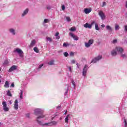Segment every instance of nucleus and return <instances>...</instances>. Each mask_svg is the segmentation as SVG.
I'll return each instance as SVG.
<instances>
[{
  "instance_id": "1",
  "label": "nucleus",
  "mask_w": 127,
  "mask_h": 127,
  "mask_svg": "<svg viewBox=\"0 0 127 127\" xmlns=\"http://www.w3.org/2000/svg\"><path fill=\"white\" fill-rule=\"evenodd\" d=\"M45 117V115H41L40 116H38L37 118V121L39 125H41V126H49V125H50L51 123H45L44 124H43L41 121H39V119H41V118H44Z\"/></svg>"
},
{
  "instance_id": "2",
  "label": "nucleus",
  "mask_w": 127,
  "mask_h": 127,
  "mask_svg": "<svg viewBox=\"0 0 127 127\" xmlns=\"http://www.w3.org/2000/svg\"><path fill=\"white\" fill-rule=\"evenodd\" d=\"M103 58V56L100 55L93 58L91 61V63H97L98 61H100Z\"/></svg>"
},
{
  "instance_id": "3",
  "label": "nucleus",
  "mask_w": 127,
  "mask_h": 127,
  "mask_svg": "<svg viewBox=\"0 0 127 127\" xmlns=\"http://www.w3.org/2000/svg\"><path fill=\"white\" fill-rule=\"evenodd\" d=\"M13 52H17L20 56V57H22L23 56V51L19 48H16L13 51Z\"/></svg>"
},
{
  "instance_id": "4",
  "label": "nucleus",
  "mask_w": 127,
  "mask_h": 127,
  "mask_svg": "<svg viewBox=\"0 0 127 127\" xmlns=\"http://www.w3.org/2000/svg\"><path fill=\"white\" fill-rule=\"evenodd\" d=\"M9 32L11 34V35H13V36H14L16 35L17 33H16V30H15L14 28H11L9 29Z\"/></svg>"
},
{
  "instance_id": "5",
  "label": "nucleus",
  "mask_w": 127,
  "mask_h": 127,
  "mask_svg": "<svg viewBox=\"0 0 127 127\" xmlns=\"http://www.w3.org/2000/svg\"><path fill=\"white\" fill-rule=\"evenodd\" d=\"M2 104L3 105V110L5 112H8L9 111V108L7 107L6 102L5 101H3Z\"/></svg>"
},
{
  "instance_id": "6",
  "label": "nucleus",
  "mask_w": 127,
  "mask_h": 127,
  "mask_svg": "<svg viewBox=\"0 0 127 127\" xmlns=\"http://www.w3.org/2000/svg\"><path fill=\"white\" fill-rule=\"evenodd\" d=\"M42 113H43V111H42L41 109L38 108L35 109L34 112V114H35L36 115L42 114Z\"/></svg>"
},
{
  "instance_id": "7",
  "label": "nucleus",
  "mask_w": 127,
  "mask_h": 127,
  "mask_svg": "<svg viewBox=\"0 0 127 127\" xmlns=\"http://www.w3.org/2000/svg\"><path fill=\"white\" fill-rule=\"evenodd\" d=\"M88 69V66L87 65H86L85 66H84L83 68V76H86L87 75V72Z\"/></svg>"
},
{
  "instance_id": "8",
  "label": "nucleus",
  "mask_w": 127,
  "mask_h": 127,
  "mask_svg": "<svg viewBox=\"0 0 127 127\" xmlns=\"http://www.w3.org/2000/svg\"><path fill=\"white\" fill-rule=\"evenodd\" d=\"M98 14L102 20L105 19L106 16H105V13H104L103 11H100Z\"/></svg>"
},
{
  "instance_id": "9",
  "label": "nucleus",
  "mask_w": 127,
  "mask_h": 127,
  "mask_svg": "<svg viewBox=\"0 0 127 127\" xmlns=\"http://www.w3.org/2000/svg\"><path fill=\"white\" fill-rule=\"evenodd\" d=\"M29 11V9L28 8L26 9L24 11H23V13L21 14V17H24L25 15H27L28 12Z\"/></svg>"
},
{
  "instance_id": "10",
  "label": "nucleus",
  "mask_w": 127,
  "mask_h": 127,
  "mask_svg": "<svg viewBox=\"0 0 127 127\" xmlns=\"http://www.w3.org/2000/svg\"><path fill=\"white\" fill-rule=\"evenodd\" d=\"M69 35H70V36L73 38L74 40H79V37L75 35V34H74L73 33H69Z\"/></svg>"
},
{
  "instance_id": "11",
  "label": "nucleus",
  "mask_w": 127,
  "mask_h": 127,
  "mask_svg": "<svg viewBox=\"0 0 127 127\" xmlns=\"http://www.w3.org/2000/svg\"><path fill=\"white\" fill-rule=\"evenodd\" d=\"M14 109L16 110L18 109V101L17 100H15V102L14 103Z\"/></svg>"
},
{
  "instance_id": "12",
  "label": "nucleus",
  "mask_w": 127,
  "mask_h": 127,
  "mask_svg": "<svg viewBox=\"0 0 127 127\" xmlns=\"http://www.w3.org/2000/svg\"><path fill=\"white\" fill-rule=\"evenodd\" d=\"M17 66H15V65L12 66V67H11V68H9L8 72H12L15 70H17Z\"/></svg>"
},
{
  "instance_id": "13",
  "label": "nucleus",
  "mask_w": 127,
  "mask_h": 127,
  "mask_svg": "<svg viewBox=\"0 0 127 127\" xmlns=\"http://www.w3.org/2000/svg\"><path fill=\"white\" fill-rule=\"evenodd\" d=\"M92 12V8H85L84 10V12L86 14H89L90 12Z\"/></svg>"
},
{
  "instance_id": "14",
  "label": "nucleus",
  "mask_w": 127,
  "mask_h": 127,
  "mask_svg": "<svg viewBox=\"0 0 127 127\" xmlns=\"http://www.w3.org/2000/svg\"><path fill=\"white\" fill-rule=\"evenodd\" d=\"M115 49L116 50V52L117 51V52H119V53H122L123 51H124L123 48L120 47H116Z\"/></svg>"
},
{
  "instance_id": "15",
  "label": "nucleus",
  "mask_w": 127,
  "mask_h": 127,
  "mask_svg": "<svg viewBox=\"0 0 127 127\" xmlns=\"http://www.w3.org/2000/svg\"><path fill=\"white\" fill-rule=\"evenodd\" d=\"M35 43H36V41L34 39L32 41H31V43L29 45L30 47H33V46H34V45H35Z\"/></svg>"
},
{
  "instance_id": "16",
  "label": "nucleus",
  "mask_w": 127,
  "mask_h": 127,
  "mask_svg": "<svg viewBox=\"0 0 127 127\" xmlns=\"http://www.w3.org/2000/svg\"><path fill=\"white\" fill-rule=\"evenodd\" d=\"M84 27H85V28H89L90 29L92 28L91 25L88 23H86L84 25Z\"/></svg>"
},
{
  "instance_id": "17",
  "label": "nucleus",
  "mask_w": 127,
  "mask_h": 127,
  "mask_svg": "<svg viewBox=\"0 0 127 127\" xmlns=\"http://www.w3.org/2000/svg\"><path fill=\"white\" fill-rule=\"evenodd\" d=\"M111 53L112 56H116V55H117V50L116 49L115 50H113Z\"/></svg>"
},
{
  "instance_id": "18",
  "label": "nucleus",
  "mask_w": 127,
  "mask_h": 127,
  "mask_svg": "<svg viewBox=\"0 0 127 127\" xmlns=\"http://www.w3.org/2000/svg\"><path fill=\"white\" fill-rule=\"evenodd\" d=\"M106 29H107V30H109V32H112L113 31V29L111 26L109 25H107L106 26Z\"/></svg>"
},
{
  "instance_id": "19",
  "label": "nucleus",
  "mask_w": 127,
  "mask_h": 127,
  "mask_svg": "<svg viewBox=\"0 0 127 127\" xmlns=\"http://www.w3.org/2000/svg\"><path fill=\"white\" fill-rule=\"evenodd\" d=\"M4 88H9V83L7 81L5 82V84H4Z\"/></svg>"
},
{
  "instance_id": "20",
  "label": "nucleus",
  "mask_w": 127,
  "mask_h": 127,
  "mask_svg": "<svg viewBox=\"0 0 127 127\" xmlns=\"http://www.w3.org/2000/svg\"><path fill=\"white\" fill-rule=\"evenodd\" d=\"M33 50L34 51H35V52H36V53H38L39 52V50L38 49V48H37V47H35L33 48Z\"/></svg>"
},
{
  "instance_id": "21",
  "label": "nucleus",
  "mask_w": 127,
  "mask_h": 127,
  "mask_svg": "<svg viewBox=\"0 0 127 127\" xmlns=\"http://www.w3.org/2000/svg\"><path fill=\"white\" fill-rule=\"evenodd\" d=\"M95 30H100V28L99 27V25L98 23H95Z\"/></svg>"
},
{
  "instance_id": "22",
  "label": "nucleus",
  "mask_w": 127,
  "mask_h": 127,
  "mask_svg": "<svg viewBox=\"0 0 127 127\" xmlns=\"http://www.w3.org/2000/svg\"><path fill=\"white\" fill-rule=\"evenodd\" d=\"M70 117V115H67L66 119H65V122H66V124H68V120H69V117Z\"/></svg>"
},
{
  "instance_id": "23",
  "label": "nucleus",
  "mask_w": 127,
  "mask_h": 127,
  "mask_svg": "<svg viewBox=\"0 0 127 127\" xmlns=\"http://www.w3.org/2000/svg\"><path fill=\"white\" fill-rule=\"evenodd\" d=\"M59 35V32H57L56 33L55 36H56V39H59L60 38V36Z\"/></svg>"
},
{
  "instance_id": "24",
  "label": "nucleus",
  "mask_w": 127,
  "mask_h": 127,
  "mask_svg": "<svg viewBox=\"0 0 127 127\" xmlns=\"http://www.w3.org/2000/svg\"><path fill=\"white\" fill-rule=\"evenodd\" d=\"M91 45L90 44L89 42H86L85 43V46L87 48H89L91 46Z\"/></svg>"
},
{
  "instance_id": "25",
  "label": "nucleus",
  "mask_w": 127,
  "mask_h": 127,
  "mask_svg": "<svg viewBox=\"0 0 127 127\" xmlns=\"http://www.w3.org/2000/svg\"><path fill=\"white\" fill-rule=\"evenodd\" d=\"M88 43H89L90 45H92V44H93V43H94V39H90L88 41Z\"/></svg>"
},
{
  "instance_id": "26",
  "label": "nucleus",
  "mask_w": 127,
  "mask_h": 127,
  "mask_svg": "<svg viewBox=\"0 0 127 127\" xmlns=\"http://www.w3.org/2000/svg\"><path fill=\"white\" fill-rule=\"evenodd\" d=\"M7 95H8L9 97H12V95L10 92V90H8V92H7Z\"/></svg>"
},
{
  "instance_id": "27",
  "label": "nucleus",
  "mask_w": 127,
  "mask_h": 127,
  "mask_svg": "<svg viewBox=\"0 0 127 127\" xmlns=\"http://www.w3.org/2000/svg\"><path fill=\"white\" fill-rule=\"evenodd\" d=\"M69 30L70 31H76V27H72L70 29H69Z\"/></svg>"
},
{
  "instance_id": "28",
  "label": "nucleus",
  "mask_w": 127,
  "mask_h": 127,
  "mask_svg": "<svg viewBox=\"0 0 127 127\" xmlns=\"http://www.w3.org/2000/svg\"><path fill=\"white\" fill-rule=\"evenodd\" d=\"M9 62H10V60H6L3 64H8V63H9Z\"/></svg>"
},
{
  "instance_id": "29",
  "label": "nucleus",
  "mask_w": 127,
  "mask_h": 127,
  "mask_svg": "<svg viewBox=\"0 0 127 127\" xmlns=\"http://www.w3.org/2000/svg\"><path fill=\"white\" fill-rule=\"evenodd\" d=\"M46 39H47V41H49V42H51V41H52V39H51V38L49 37H47Z\"/></svg>"
},
{
  "instance_id": "30",
  "label": "nucleus",
  "mask_w": 127,
  "mask_h": 127,
  "mask_svg": "<svg viewBox=\"0 0 127 127\" xmlns=\"http://www.w3.org/2000/svg\"><path fill=\"white\" fill-rule=\"evenodd\" d=\"M120 29V26H119L118 25H115V30H119Z\"/></svg>"
},
{
  "instance_id": "31",
  "label": "nucleus",
  "mask_w": 127,
  "mask_h": 127,
  "mask_svg": "<svg viewBox=\"0 0 127 127\" xmlns=\"http://www.w3.org/2000/svg\"><path fill=\"white\" fill-rule=\"evenodd\" d=\"M20 98L21 99H23V90H20Z\"/></svg>"
},
{
  "instance_id": "32",
  "label": "nucleus",
  "mask_w": 127,
  "mask_h": 127,
  "mask_svg": "<svg viewBox=\"0 0 127 127\" xmlns=\"http://www.w3.org/2000/svg\"><path fill=\"white\" fill-rule=\"evenodd\" d=\"M64 54L65 57H68L69 56V53L67 52H64Z\"/></svg>"
},
{
  "instance_id": "33",
  "label": "nucleus",
  "mask_w": 127,
  "mask_h": 127,
  "mask_svg": "<svg viewBox=\"0 0 127 127\" xmlns=\"http://www.w3.org/2000/svg\"><path fill=\"white\" fill-rule=\"evenodd\" d=\"M63 46H64V47H67V46H69V44H67L66 43H64L63 44Z\"/></svg>"
},
{
  "instance_id": "34",
  "label": "nucleus",
  "mask_w": 127,
  "mask_h": 127,
  "mask_svg": "<svg viewBox=\"0 0 127 127\" xmlns=\"http://www.w3.org/2000/svg\"><path fill=\"white\" fill-rule=\"evenodd\" d=\"M50 20L47 19H45L44 20L43 23H47L48 22H49Z\"/></svg>"
},
{
  "instance_id": "35",
  "label": "nucleus",
  "mask_w": 127,
  "mask_h": 127,
  "mask_svg": "<svg viewBox=\"0 0 127 127\" xmlns=\"http://www.w3.org/2000/svg\"><path fill=\"white\" fill-rule=\"evenodd\" d=\"M61 7H62V10H63V11H64L66 8V7H65V5H63Z\"/></svg>"
},
{
  "instance_id": "36",
  "label": "nucleus",
  "mask_w": 127,
  "mask_h": 127,
  "mask_svg": "<svg viewBox=\"0 0 127 127\" xmlns=\"http://www.w3.org/2000/svg\"><path fill=\"white\" fill-rule=\"evenodd\" d=\"M66 21H67L68 22H70V21H71V18H70V17H66Z\"/></svg>"
},
{
  "instance_id": "37",
  "label": "nucleus",
  "mask_w": 127,
  "mask_h": 127,
  "mask_svg": "<svg viewBox=\"0 0 127 127\" xmlns=\"http://www.w3.org/2000/svg\"><path fill=\"white\" fill-rule=\"evenodd\" d=\"M71 63H72V64H75V63H76V64H77V61H76L75 60H71Z\"/></svg>"
},
{
  "instance_id": "38",
  "label": "nucleus",
  "mask_w": 127,
  "mask_h": 127,
  "mask_svg": "<svg viewBox=\"0 0 127 127\" xmlns=\"http://www.w3.org/2000/svg\"><path fill=\"white\" fill-rule=\"evenodd\" d=\"M69 55L70 56H74V55H75V53L73 52H70Z\"/></svg>"
},
{
  "instance_id": "39",
  "label": "nucleus",
  "mask_w": 127,
  "mask_h": 127,
  "mask_svg": "<svg viewBox=\"0 0 127 127\" xmlns=\"http://www.w3.org/2000/svg\"><path fill=\"white\" fill-rule=\"evenodd\" d=\"M96 22L95 21H92V22H91V24H90V25H91V28H92V26H93V25H94V24H96Z\"/></svg>"
},
{
  "instance_id": "40",
  "label": "nucleus",
  "mask_w": 127,
  "mask_h": 127,
  "mask_svg": "<svg viewBox=\"0 0 127 127\" xmlns=\"http://www.w3.org/2000/svg\"><path fill=\"white\" fill-rule=\"evenodd\" d=\"M121 57H122L123 58H127V55H126V54H123L121 55Z\"/></svg>"
},
{
  "instance_id": "41",
  "label": "nucleus",
  "mask_w": 127,
  "mask_h": 127,
  "mask_svg": "<svg viewBox=\"0 0 127 127\" xmlns=\"http://www.w3.org/2000/svg\"><path fill=\"white\" fill-rule=\"evenodd\" d=\"M124 123H125V124H124V126H125V127H126L127 126V122L126 119H124Z\"/></svg>"
},
{
  "instance_id": "42",
  "label": "nucleus",
  "mask_w": 127,
  "mask_h": 127,
  "mask_svg": "<svg viewBox=\"0 0 127 127\" xmlns=\"http://www.w3.org/2000/svg\"><path fill=\"white\" fill-rule=\"evenodd\" d=\"M53 63H54V60H51L48 63V64H53Z\"/></svg>"
},
{
  "instance_id": "43",
  "label": "nucleus",
  "mask_w": 127,
  "mask_h": 127,
  "mask_svg": "<svg viewBox=\"0 0 127 127\" xmlns=\"http://www.w3.org/2000/svg\"><path fill=\"white\" fill-rule=\"evenodd\" d=\"M47 9H48V10H50V9H51V7L50 6H47Z\"/></svg>"
},
{
  "instance_id": "44",
  "label": "nucleus",
  "mask_w": 127,
  "mask_h": 127,
  "mask_svg": "<svg viewBox=\"0 0 127 127\" xmlns=\"http://www.w3.org/2000/svg\"><path fill=\"white\" fill-rule=\"evenodd\" d=\"M107 3L105 2H103V4H102V7H104V6H106Z\"/></svg>"
},
{
  "instance_id": "45",
  "label": "nucleus",
  "mask_w": 127,
  "mask_h": 127,
  "mask_svg": "<svg viewBox=\"0 0 127 127\" xmlns=\"http://www.w3.org/2000/svg\"><path fill=\"white\" fill-rule=\"evenodd\" d=\"M117 39L113 40V41H112V43L115 44V43H117Z\"/></svg>"
},
{
  "instance_id": "46",
  "label": "nucleus",
  "mask_w": 127,
  "mask_h": 127,
  "mask_svg": "<svg viewBox=\"0 0 127 127\" xmlns=\"http://www.w3.org/2000/svg\"><path fill=\"white\" fill-rule=\"evenodd\" d=\"M124 30L125 31H127V25H125V26H124Z\"/></svg>"
},
{
  "instance_id": "47",
  "label": "nucleus",
  "mask_w": 127,
  "mask_h": 127,
  "mask_svg": "<svg viewBox=\"0 0 127 127\" xmlns=\"http://www.w3.org/2000/svg\"><path fill=\"white\" fill-rule=\"evenodd\" d=\"M26 118H29V117H30V114H29V113L26 114Z\"/></svg>"
},
{
  "instance_id": "48",
  "label": "nucleus",
  "mask_w": 127,
  "mask_h": 127,
  "mask_svg": "<svg viewBox=\"0 0 127 127\" xmlns=\"http://www.w3.org/2000/svg\"><path fill=\"white\" fill-rule=\"evenodd\" d=\"M52 124L53 125H57V122H56V121H53V122H52Z\"/></svg>"
},
{
  "instance_id": "49",
  "label": "nucleus",
  "mask_w": 127,
  "mask_h": 127,
  "mask_svg": "<svg viewBox=\"0 0 127 127\" xmlns=\"http://www.w3.org/2000/svg\"><path fill=\"white\" fill-rule=\"evenodd\" d=\"M43 66V64L40 65V66H39L38 69H39L41 68Z\"/></svg>"
},
{
  "instance_id": "50",
  "label": "nucleus",
  "mask_w": 127,
  "mask_h": 127,
  "mask_svg": "<svg viewBox=\"0 0 127 127\" xmlns=\"http://www.w3.org/2000/svg\"><path fill=\"white\" fill-rule=\"evenodd\" d=\"M72 84L73 85V86L75 87V83L74 82L73 80L72 81Z\"/></svg>"
},
{
  "instance_id": "51",
  "label": "nucleus",
  "mask_w": 127,
  "mask_h": 127,
  "mask_svg": "<svg viewBox=\"0 0 127 127\" xmlns=\"http://www.w3.org/2000/svg\"><path fill=\"white\" fill-rule=\"evenodd\" d=\"M11 87H13V88L14 87H15L14 83H12V84H11Z\"/></svg>"
},
{
  "instance_id": "52",
  "label": "nucleus",
  "mask_w": 127,
  "mask_h": 127,
  "mask_svg": "<svg viewBox=\"0 0 127 127\" xmlns=\"http://www.w3.org/2000/svg\"><path fill=\"white\" fill-rule=\"evenodd\" d=\"M69 69L70 72H72V71L71 70V67H69Z\"/></svg>"
},
{
  "instance_id": "53",
  "label": "nucleus",
  "mask_w": 127,
  "mask_h": 127,
  "mask_svg": "<svg viewBox=\"0 0 127 127\" xmlns=\"http://www.w3.org/2000/svg\"><path fill=\"white\" fill-rule=\"evenodd\" d=\"M125 7L127 8V1L126 2Z\"/></svg>"
},
{
  "instance_id": "54",
  "label": "nucleus",
  "mask_w": 127,
  "mask_h": 127,
  "mask_svg": "<svg viewBox=\"0 0 127 127\" xmlns=\"http://www.w3.org/2000/svg\"><path fill=\"white\" fill-rule=\"evenodd\" d=\"M61 108V106H58L57 107V109H60Z\"/></svg>"
},
{
  "instance_id": "55",
  "label": "nucleus",
  "mask_w": 127,
  "mask_h": 127,
  "mask_svg": "<svg viewBox=\"0 0 127 127\" xmlns=\"http://www.w3.org/2000/svg\"><path fill=\"white\" fill-rule=\"evenodd\" d=\"M9 104H12V101H9Z\"/></svg>"
},
{
  "instance_id": "56",
  "label": "nucleus",
  "mask_w": 127,
  "mask_h": 127,
  "mask_svg": "<svg viewBox=\"0 0 127 127\" xmlns=\"http://www.w3.org/2000/svg\"><path fill=\"white\" fill-rule=\"evenodd\" d=\"M101 26L104 28V27H105V26L104 24H102V25H101Z\"/></svg>"
},
{
  "instance_id": "57",
  "label": "nucleus",
  "mask_w": 127,
  "mask_h": 127,
  "mask_svg": "<svg viewBox=\"0 0 127 127\" xmlns=\"http://www.w3.org/2000/svg\"><path fill=\"white\" fill-rule=\"evenodd\" d=\"M67 112H68V111H66V112H65V113H64V115H66Z\"/></svg>"
},
{
  "instance_id": "58",
  "label": "nucleus",
  "mask_w": 127,
  "mask_h": 127,
  "mask_svg": "<svg viewBox=\"0 0 127 127\" xmlns=\"http://www.w3.org/2000/svg\"><path fill=\"white\" fill-rule=\"evenodd\" d=\"M68 92V87H67V90L66 93H67V92Z\"/></svg>"
},
{
  "instance_id": "59",
  "label": "nucleus",
  "mask_w": 127,
  "mask_h": 127,
  "mask_svg": "<svg viewBox=\"0 0 127 127\" xmlns=\"http://www.w3.org/2000/svg\"><path fill=\"white\" fill-rule=\"evenodd\" d=\"M1 68H0V72L1 71Z\"/></svg>"
},
{
  "instance_id": "60",
  "label": "nucleus",
  "mask_w": 127,
  "mask_h": 127,
  "mask_svg": "<svg viewBox=\"0 0 127 127\" xmlns=\"http://www.w3.org/2000/svg\"><path fill=\"white\" fill-rule=\"evenodd\" d=\"M1 82V80H0V83Z\"/></svg>"
},
{
  "instance_id": "61",
  "label": "nucleus",
  "mask_w": 127,
  "mask_h": 127,
  "mask_svg": "<svg viewBox=\"0 0 127 127\" xmlns=\"http://www.w3.org/2000/svg\"><path fill=\"white\" fill-rule=\"evenodd\" d=\"M1 125V123L0 122V125Z\"/></svg>"
}]
</instances>
